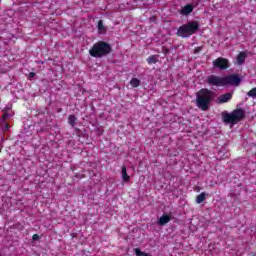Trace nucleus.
<instances>
[{
	"label": "nucleus",
	"instance_id": "6ab92c4d",
	"mask_svg": "<svg viewBox=\"0 0 256 256\" xmlns=\"http://www.w3.org/2000/svg\"><path fill=\"white\" fill-rule=\"evenodd\" d=\"M33 77H35V73L34 72H30L28 74V79H33Z\"/></svg>",
	"mask_w": 256,
	"mask_h": 256
},
{
	"label": "nucleus",
	"instance_id": "39448f33",
	"mask_svg": "<svg viewBox=\"0 0 256 256\" xmlns=\"http://www.w3.org/2000/svg\"><path fill=\"white\" fill-rule=\"evenodd\" d=\"M245 117V111L242 109H236L230 114H225L223 116L224 123H238V121H241Z\"/></svg>",
	"mask_w": 256,
	"mask_h": 256
},
{
	"label": "nucleus",
	"instance_id": "9d476101",
	"mask_svg": "<svg viewBox=\"0 0 256 256\" xmlns=\"http://www.w3.org/2000/svg\"><path fill=\"white\" fill-rule=\"evenodd\" d=\"M245 59H247V54L245 52H240L237 56V64L243 65V63H245Z\"/></svg>",
	"mask_w": 256,
	"mask_h": 256
},
{
	"label": "nucleus",
	"instance_id": "f8f14e48",
	"mask_svg": "<svg viewBox=\"0 0 256 256\" xmlns=\"http://www.w3.org/2000/svg\"><path fill=\"white\" fill-rule=\"evenodd\" d=\"M157 61H159V58L156 55H152L147 58V63L149 65H154L155 63H157Z\"/></svg>",
	"mask_w": 256,
	"mask_h": 256
},
{
	"label": "nucleus",
	"instance_id": "4be33fe9",
	"mask_svg": "<svg viewBox=\"0 0 256 256\" xmlns=\"http://www.w3.org/2000/svg\"><path fill=\"white\" fill-rule=\"evenodd\" d=\"M142 256H151V254L142 252Z\"/></svg>",
	"mask_w": 256,
	"mask_h": 256
},
{
	"label": "nucleus",
	"instance_id": "6e6552de",
	"mask_svg": "<svg viewBox=\"0 0 256 256\" xmlns=\"http://www.w3.org/2000/svg\"><path fill=\"white\" fill-rule=\"evenodd\" d=\"M122 180L125 181V183H129V181H131V177L129 175H127V167L122 166Z\"/></svg>",
	"mask_w": 256,
	"mask_h": 256
},
{
	"label": "nucleus",
	"instance_id": "5701e85b",
	"mask_svg": "<svg viewBox=\"0 0 256 256\" xmlns=\"http://www.w3.org/2000/svg\"><path fill=\"white\" fill-rule=\"evenodd\" d=\"M4 129H9V124H5Z\"/></svg>",
	"mask_w": 256,
	"mask_h": 256
},
{
	"label": "nucleus",
	"instance_id": "412c9836",
	"mask_svg": "<svg viewBox=\"0 0 256 256\" xmlns=\"http://www.w3.org/2000/svg\"><path fill=\"white\" fill-rule=\"evenodd\" d=\"M8 117H11V115H9L8 113L3 114V119H8Z\"/></svg>",
	"mask_w": 256,
	"mask_h": 256
},
{
	"label": "nucleus",
	"instance_id": "2eb2a0df",
	"mask_svg": "<svg viewBox=\"0 0 256 256\" xmlns=\"http://www.w3.org/2000/svg\"><path fill=\"white\" fill-rule=\"evenodd\" d=\"M205 192L200 193L196 198V203L201 204L205 201Z\"/></svg>",
	"mask_w": 256,
	"mask_h": 256
},
{
	"label": "nucleus",
	"instance_id": "423d86ee",
	"mask_svg": "<svg viewBox=\"0 0 256 256\" xmlns=\"http://www.w3.org/2000/svg\"><path fill=\"white\" fill-rule=\"evenodd\" d=\"M213 67L215 69H219L220 71H225L230 67L229 59L224 57H219L213 61Z\"/></svg>",
	"mask_w": 256,
	"mask_h": 256
},
{
	"label": "nucleus",
	"instance_id": "0eeeda50",
	"mask_svg": "<svg viewBox=\"0 0 256 256\" xmlns=\"http://www.w3.org/2000/svg\"><path fill=\"white\" fill-rule=\"evenodd\" d=\"M231 99H233V94L226 93L224 95L219 96L217 101H218V103L223 104V103H229V101H231Z\"/></svg>",
	"mask_w": 256,
	"mask_h": 256
},
{
	"label": "nucleus",
	"instance_id": "7ed1b4c3",
	"mask_svg": "<svg viewBox=\"0 0 256 256\" xmlns=\"http://www.w3.org/2000/svg\"><path fill=\"white\" fill-rule=\"evenodd\" d=\"M109 53H111V45L103 41L95 43L89 50V55L96 58L104 57V55H109Z\"/></svg>",
	"mask_w": 256,
	"mask_h": 256
},
{
	"label": "nucleus",
	"instance_id": "aec40b11",
	"mask_svg": "<svg viewBox=\"0 0 256 256\" xmlns=\"http://www.w3.org/2000/svg\"><path fill=\"white\" fill-rule=\"evenodd\" d=\"M32 239H33V241H37V239H39V236H38L37 234H34V235L32 236Z\"/></svg>",
	"mask_w": 256,
	"mask_h": 256
},
{
	"label": "nucleus",
	"instance_id": "a211bd4d",
	"mask_svg": "<svg viewBox=\"0 0 256 256\" xmlns=\"http://www.w3.org/2000/svg\"><path fill=\"white\" fill-rule=\"evenodd\" d=\"M134 251H135V254H136L137 256H143V251H141V249L136 248V249H134Z\"/></svg>",
	"mask_w": 256,
	"mask_h": 256
},
{
	"label": "nucleus",
	"instance_id": "dca6fc26",
	"mask_svg": "<svg viewBox=\"0 0 256 256\" xmlns=\"http://www.w3.org/2000/svg\"><path fill=\"white\" fill-rule=\"evenodd\" d=\"M75 121H77V117H75V115H70L68 117V123L71 127H75Z\"/></svg>",
	"mask_w": 256,
	"mask_h": 256
},
{
	"label": "nucleus",
	"instance_id": "f257e3e1",
	"mask_svg": "<svg viewBox=\"0 0 256 256\" xmlns=\"http://www.w3.org/2000/svg\"><path fill=\"white\" fill-rule=\"evenodd\" d=\"M207 83L215 87H225L227 85L238 87L239 83H241V78L237 74H230L224 77L211 75L207 78Z\"/></svg>",
	"mask_w": 256,
	"mask_h": 256
},
{
	"label": "nucleus",
	"instance_id": "ddd939ff",
	"mask_svg": "<svg viewBox=\"0 0 256 256\" xmlns=\"http://www.w3.org/2000/svg\"><path fill=\"white\" fill-rule=\"evenodd\" d=\"M131 87H139L141 85V80L137 78H132L130 81Z\"/></svg>",
	"mask_w": 256,
	"mask_h": 256
},
{
	"label": "nucleus",
	"instance_id": "1a4fd4ad",
	"mask_svg": "<svg viewBox=\"0 0 256 256\" xmlns=\"http://www.w3.org/2000/svg\"><path fill=\"white\" fill-rule=\"evenodd\" d=\"M171 221V217L169 215H163L160 217L159 221H158V225H167V223H169Z\"/></svg>",
	"mask_w": 256,
	"mask_h": 256
},
{
	"label": "nucleus",
	"instance_id": "4468645a",
	"mask_svg": "<svg viewBox=\"0 0 256 256\" xmlns=\"http://www.w3.org/2000/svg\"><path fill=\"white\" fill-rule=\"evenodd\" d=\"M98 31L99 33H105V31H107L105 25H103V20H99L98 22Z\"/></svg>",
	"mask_w": 256,
	"mask_h": 256
},
{
	"label": "nucleus",
	"instance_id": "f3484780",
	"mask_svg": "<svg viewBox=\"0 0 256 256\" xmlns=\"http://www.w3.org/2000/svg\"><path fill=\"white\" fill-rule=\"evenodd\" d=\"M248 97H252L253 99H255L256 97V88L251 89L248 93H247Z\"/></svg>",
	"mask_w": 256,
	"mask_h": 256
},
{
	"label": "nucleus",
	"instance_id": "9b49d317",
	"mask_svg": "<svg viewBox=\"0 0 256 256\" xmlns=\"http://www.w3.org/2000/svg\"><path fill=\"white\" fill-rule=\"evenodd\" d=\"M193 12V6L191 4H188L184 6L181 10L182 15H189V13Z\"/></svg>",
	"mask_w": 256,
	"mask_h": 256
},
{
	"label": "nucleus",
	"instance_id": "f03ea898",
	"mask_svg": "<svg viewBox=\"0 0 256 256\" xmlns=\"http://www.w3.org/2000/svg\"><path fill=\"white\" fill-rule=\"evenodd\" d=\"M213 101V91L208 89H201L196 94V105L201 111H207L209 105Z\"/></svg>",
	"mask_w": 256,
	"mask_h": 256
},
{
	"label": "nucleus",
	"instance_id": "20e7f679",
	"mask_svg": "<svg viewBox=\"0 0 256 256\" xmlns=\"http://www.w3.org/2000/svg\"><path fill=\"white\" fill-rule=\"evenodd\" d=\"M197 31H199V22L192 21L180 26L177 35L178 37H191V35H195Z\"/></svg>",
	"mask_w": 256,
	"mask_h": 256
}]
</instances>
